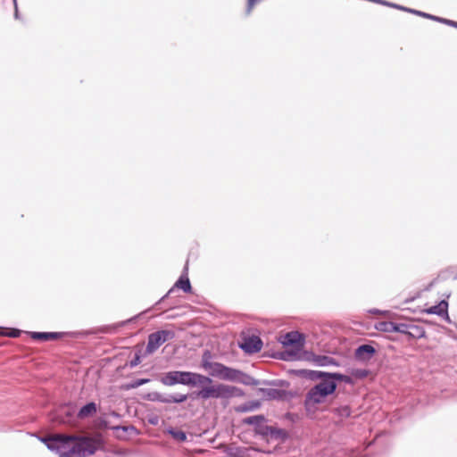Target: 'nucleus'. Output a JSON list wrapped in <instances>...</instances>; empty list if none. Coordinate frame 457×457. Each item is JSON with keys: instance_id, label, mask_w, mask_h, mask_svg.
Here are the masks:
<instances>
[{"instance_id": "f257e3e1", "label": "nucleus", "mask_w": 457, "mask_h": 457, "mask_svg": "<svg viewBox=\"0 0 457 457\" xmlns=\"http://www.w3.org/2000/svg\"><path fill=\"white\" fill-rule=\"evenodd\" d=\"M51 450H56L59 457H86L100 447V440L93 437H77L55 434L43 439Z\"/></svg>"}, {"instance_id": "f03ea898", "label": "nucleus", "mask_w": 457, "mask_h": 457, "mask_svg": "<svg viewBox=\"0 0 457 457\" xmlns=\"http://www.w3.org/2000/svg\"><path fill=\"white\" fill-rule=\"evenodd\" d=\"M162 382L166 386H173L175 384L196 386L211 382V378L198 373L174 370L167 372L162 378Z\"/></svg>"}, {"instance_id": "7ed1b4c3", "label": "nucleus", "mask_w": 457, "mask_h": 457, "mask_svg": "<svg viewBox=\"0 0 457 457\" xmlns=\"http://www.w3.org/2000/svg\"><path fill=\"white\" fill-rule=\"evenodd\" d=\"M319 378L321 381L313 386L306 397L307 404H317L323 403L326 397L333 394L337 388L336 381L327 377L326 373L320 372Z\"/></svg>"}, {"instance_id": "20e7f679", "label": "nucleus", "mask_w": 457, "mask_h": 457, "mask_svg": "<svg viewBox=\"0 0 457 457\" xmlns=\"http://www.w3.org/2000/svg\"><path fill=\"white\" fill-rule=\"evenodd\" d=\"M200 386L202 388L196 393V396L204 400L210 398H228L235 395L237 391L235 386L225 384H213L212 379L211 382H206Z\"/></svg>"}, {"instance_id": "39448f33", "label": "nucleus", "mask_w": 457, "mask_h": 457, "mask_svg": "<svg viewBox=\"0 0 457 457\" xmlns=\"http://www.w3.org/2000/svg\"><path fill=\"white\" fill-rule=\"evenodd\" d=\"M202 367L209 372L210 376L229 381H238L243 373L240 370L227 367L219 362H212L206 359L202 361Z\"/></svg>"}, {"instance_id": "423d86ee", "label": "nucleus", "mask_w": 457, "mask_h": 457, "mask_svg": "<svg viewBox=\"0 0 457 457\" xmlns=\"http://www.w3.org/2000/svg\"><path fill=\"white\" fill-rule=\"evenodd\" d=\"M174 337V331L167 329L158 330L150 334L145 349L146 353L149 354L154 353L162 345Z\"/></svg>"}, {"instance_id": "0eeeda50", "label": "nucleus", "mask_w": 457, "mask_h": 457, "mask_svg": "<svg viewBox=\"0 0 457 457\" xmlns=\"http://www.w3.org/2000/svg\"><path fill=\"white\" fill-rule=\"evenodd\" d=\"M265 421L266 419L263 415H254L243 420L244 424L256 426V431L260 434L267 435L269 432L273 433L271 427L263 426Z\"/></svg>"}, {"instance_id": "6e6552de", "label": "nucleus", "mask_w": 457, "mask_h": 457, "mask_svg": "<svg viewBox=\"0 0 457 457\" xmlns=\"http://www.w3.org/2000/svg\"><path fill=\"white\" fill-rule=\"evenodd\" d=\"M304 338L302 334L297 331H291L284 335L281 343L285 346H293L296 350H300L303 345Z\"/></svg>"}, {"instance_id": "1a4fd4ad", "label": "nucleus", "mask_w": 457, "mask_h": 457, "mask_svg": "<svg viewBox=\"0 0 457 457\" xmlns=\"http://www.w3.org/2000/svg\"><path fill=\"white\" fill-rule=\"evenodd\" d=\"M240 347L248 353H258L262 347V342L260 337L253 336L245 338Z\"/></svg>"}, {"instance_id": "9d476101", "label": "nucleus", "mask_w": 457, "mask_h": 457, "mask_svg": "<svg viewBox=\"0 0 457 457\" xmlns=\"http://www.w3.org/2000/svg\"><path fill=\"white\" fill-rule=\"evenodd\" d=\"M428 314H436L440 317L449 319L448 316V303L445 300H442L438 304L430 306L422 311Z\"/></svg>"}, {"instance_id": "9b49d317", "label": "nucleus", "mask_w": 457, "mask_h": 457, "mask_svg": "<svg viewBox=\"0 0 457 457\" xmlns=\"http://www.w3.org/2000/svg\"><path fill=\"white\" fill-rule=\"evenodd\" d=\"M375 349L370 345H362L355 351V356L359 360H368L374 354Z\"/></svg>"}, {"instance_id": "f8f14e48", "label": "nucleus", "mask_w": 457, "mask_h": 457, "mask_svg": "<svg viewBox=\"0 0 457 457\" xmlns=\"http://www.w3.org/2000/svg\"><path fill=\"white\" fill-rule=\"evenodd\" d=\"M96 404L95 403H89L83 406L78 412V418L80 420L92 417L96 412Z\"/></svg>"}, {"instance_id": "ddd939ff", "label": "nucleus", "mask_w": 457, "mask_h": 457, "mask_svg": "<svg viewBox=\"0 0 457 457\" xmlns=\"http://www.w3.org/2000/svg\"><path fill=\"white\" fill-rule=\"evenodd\" d=\"M31 337L36 340L51 341L59 338L60 334L53 332H32Z\"/></svg>"}, {"instance_id": "4468645a", "label": "nucleus", "mask_w": 457, "mask_h": 457, "mask_svg": "<svg viewBox=\"0 0 457 457\" xmlns=\"http://www.w3.org/2000/svg\"><path fill=\"white\" fill-rule=\"evenodd\" d=\"M409 328H414V324L412 323H396L395 324V332H400L405 335H408L411 337H415L417 334L411 331Z\"/></svg>"}, {"instance_id": "2eb2a0df", "label": "nucleus", "mask_w": 457, "mask_h": 457, "mask_svg": "<svg viewBox=\"0 0 457 457\" xmlns=\"http://www.w3.org/2000/svg\"><path fill=\"white\" fill-rule=\"evenodd\" d=\"M174 287L182 289L186 293H190L192 289L188 278L183 276L179 278Z\"/></svg>"}, {"instance_id": "dca6fc26", "label": "nucleus", "mask_w": 457, "mask_h": 457, "mask_svg": "<svg viewBox=\"0 0 457 457\" xmlns=\"http://www.w3.org/2000/svg\"><path fill=\"white\" fill-rule=\"evenodd\" d=\"M395 324L396 322L392 321L381 322L378 328L385 332L392 333L395 332Z\"/></svg>"}, {"instance_id": "f3484780", "label": "nucleus", "mask_w": 457, "mask_h": 457, "mask_svg": "<svg viewBox=\"0 0 457 457\" xmlns=\"http://www.w3.org/2000/svg\"><path fill=\"white\" fill-rule=\"evenodd\" d=\"M326 375H327V377H329L330 379H333L334 381L338 380V381H344L345 383L351 382L350 377L345 376V375H342L339 373H326Z\"/></svg>"}, {"instance_id": "a211bd4d", "label": "nucleus", "mask_w": 457, "mask_h": 457, "mask_svg": "<svg viewBox=\"0 0 457 457\" xmlns=\"http://www.w3.org/2000/svg\"><path fill=\"white\" fill-rule=\"evenodd\" d=\"M170 434L172 435L173 438L179 442H184L187 439V435L181 430L170 431Z\"/></svg>"}, {"instance_id": "6ab92c4d", "label": "nucleus", "mask_w": 457, "mask_h": 457, "mask_svg": "<svg viewBox=\"0 0 457 457\" xmlns=\"http://www.w3.org/2000/svg\"><path fill=\"white\" fill-rule=\"evenodd\" d=\"M337 412L343 418H347L351 415V410L348 406H342L337 408Z\"/></svg>"}, {"instance_id": "aec40b11", "label": "nucleus", "mask_w": 457, "mask_h": 457, "mask_svg": "<svg viewBox=\"0 0 457 457\" xmlns=\"http://www.w3.org/2000/svg\"><path fill=\"white\" fill-rule=\"evenodd\" d=\"M352 375L356 378H365L368 375V371L365 370H353Z\"/></svg>"}, {"instance_id": "412c9836", "label": "nucleus", "mask_w": 457, "mask_h": 457, "mask_svg": "<svg viewBox=\"0 0 457 457\" xmlns=\"http://www.w3.org/2000/svg\"><path fill=\"white\" fill-rule=\"evenodd\" d=\"M187 399V395H179L177 396H171V399H170L168 402H173V403H182Z\"/></svg>"}, {"instance_id": "4be33fe9", "label": "nucleus", "mask_w": 457, "mask_h": 457, "mask_svg": "<svg viewBox=\"0 0 457 457\" xmlns=\"http://www.w3.org/2000/svg\"><path fill=\"white\" fill-rule=\"evenodd\" d=\"M148 381H149V379H145V378L137 379L133 382V384L131 385V387H133V388L138 387V386L147 383Z\"/></svg>"}, {"instance_id": "5701e85b", "label": "nucleus", "mask_w": 457, "mask_h": 457, "mask_svg": "<svg viewBox=\"0 0 457 457\" xmlns=\"http://www.w3.org/2000/svg\"><path fill=\"white\" fill-rule=\"evenodd\" d=\"M0 335L8 336L10 337H17L20 335V331L16 329H12L11 332L4 333L0 331Z\"/></svg>"}, {"instance_id": "b1692460", "label": "nucleus", "mask_w": 457, "mask_h": 457, "mask_svg": "<svg viewBox=\"0 0 457 457\" xmlns=\"http://www.w3.org/2000/svg\"><path fill=\"white\" fill-rule=\"evenodd\" d=\"M409 329L411 331H413V333L417 334L415 337H420L423 334L422 329L420 327L416 326V325H414V328H409Z\"/></svg>"}, {"instance_id": "393cba45", "label": "nucleus", "mask_w": 457, "mask_h": 457, "mask_svg": "<svg viewBox=\"0 0 457 457\" xmlns=\"http://www.w3.org/2000/svg\"><path fill=\"white\" fill-rule=\"evenodd\" d=\"M409 329L411 331H413V333L417 334L415 337H420L423 334L422 329L420 327L416 326V325H414V328H409Z\"/></svg>"}, {"instance_id": "a878e982", "label": "nucleus", "mask_w": 457, "mask_h": 457, "mask_svg": "<svg viewBox=\"0 0 457 457\" xmlns=\"http://www.w3.org/2000/svg\"><path fill=\"white\" fill-rule=\"evenodd\" d=\"M258 406H259V403H256L253 404V406H252V407H242V408H241V410H242L243 411H250V410H252L253 408H257Z\"/></svg>"}, {"instance_id": "bb28decb", "label": "nucleus", "mask_w": 457, "mask_h": 457, "mask_svg": "<svg viewBox=\"0 0 457 457\" xmlns=\"http://www.w3.org/2000/svg\"><path fill=\"white\" fill-rule=\"evenodd\" d=\"M417 13L421 15V16H424V17H428V18H431V19H436L435 17H433L431 15L426 14V13H423V12H417Z\"/></svg>"}, {"instance_id": "cd10ccee", "label": "nucleus", "mask_w": 457, "mask_h": 457, "mask_svg": "<svg viewBox=\"0 0 457 457\" xmlns=\"http://www.w3.org/2000/svg\"><path fill=\"white\" fill-rule=\"evenodd\" d=\"M445 23L450 24V25L454 26V27L457 28V22L456 21H445Z\"/></svg>"}, {"instance_id": "c85d7f7f", "label": "nucleus", "mask_w": 457, "mask_h": 457, "mask_svg": "<svg viewBox=\"0 0 457 457\" xmlns=\"http://www.w3.org/2000/svg\"><path fill=\"white\" fill-rule=\"evenodd\" d=\"M137 361H138V357L137 358V360H135V362H132L131 364L136 365L137 363Z\"/></svg>"}]
</instances>
